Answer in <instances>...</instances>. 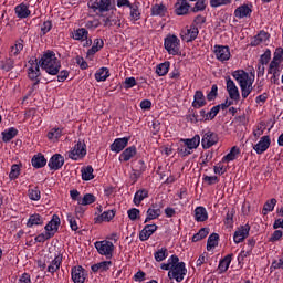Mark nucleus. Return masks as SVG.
I'll use <instances>...</instances> for the list:
<instances>
[{
    "mask_svg": "<svg viewBox=\"0 0 283 283\" xmlns=\"http://www.w3.org/2000/svg\"><path fill=\"white\" fill-rule=\"evenodd\" d=\"M23 52V40H18L10 48V56H19Z\"/></svg>",
    "mask_w": 283,
    "mask_h": 283,
    "instance_id": "ea45409f",
    "label": "nucleus"
},
{
    "mask_svg": "<svg viewBox=\"0 0 283 283\" xmlns=\"http://www.w3.org/2000/svg\"><path fill=\"white\" fill-rule=\"evenodd\" d=\"M233 260V254L226 255L220 262H219V271L220 273H227L229 271V266L231 265V261Z\"/></svg>",
    "mask_w": 283,
    "mask_h": 283,
    "instance_id": "f704fd0d",
    "label": "nucleus"
},
{
    "mask_svg": "<svg viewBox=\"0 0 283 283\" xmlns=\"http://www.w3.org/2000/svg\"><path fill=\"white\" fill-rule=\"evenodd\" d=\"M28 76L31 81H35V85H39V77L41 76V65L39 64V61L33 57L30 59L28 62Z\"/></svg>",
    "mask_w": 283,
    "mask_h": 283,
    "instance_id": "f8f14e48",
    "label": "nucleus"
},
{
    "mask_svg": "<svg viewBox=\"0 0 283 283\" xmlns=\"http://www.w3.org/2000/svg\"><path fill=\"white\" fill-rule=\"evenodd\" d=\"M168 256H169V251L167 250V248H161L154 253V258L156 262H163L167 260Z\"/></svg>",
    "mask_w": 283,
    "mask_h": 283,
    "instance_id": "864d4df0",
    "label": "nucleus"
},
{
    "mask_svg": "<svg viewBox=\"0 0 283 283\" xmlns=\"http://www.w3.org/2000/svg\"><path fill=\"white\" fill-rule=\"evenodd\" d=\"M127 216L132 222H136V220H140V210L138 208H132L127 210Z\"/></svg>",
    "mask_w": 283,
    "mask_h": 283,
    "instance_id": "e2e57ef3",
    "label": "nucleus"
},
{
    "mask_svg": "<svg viewBox=\"0 0 283 283\" xmlns=\"http://www.w3.org/2000/svg\"><path fill=\"white\" fill-rule=\"evenodd\" d=\"M63 165H65V157H63L61 154H55L50 158L48 167L51 169V171H59Z\"/></svg>",
    "mask_w": 283,
    "mask_h": 283,
    "instance_id": "aec40b11",
    "label": "nucleus"
},
{
    "mask_svg": "<svg viewBox=\"0 0 283 283\" xmlns=\"http://www.w3.org/2000/svg\"><path fill=\"white\" fill-rule=\"evenodd\" d=\"M134 156H136V148L135 146H130L119 155V163H128Z\"/></svg>",
    "mask_w": 283,
    "mask_h": 283,
    "instance_id": "473e14b6",
    "label": "nucleus"
},
{
    "mask_svg": "<svg viewBox=\"0 0 283 283\" xmlns=\"http://www.w3.org/2000/svg\"><path fill=\"white\" fill-rule=\"evenodd\" d=\"M67 156L71 160H83L87 156V146L83 142H77L71 150H69Z\"/></svg>",
    "mask_w": 283,
    "mask_h": 283,
    "instance_id": "6e6552de",
    "label": "nucleus"
},
{
    "mask_svg": "<svg viewBox=\"0 0 283 283\" xmlns=\"http://www.w3.org/2000/svg\"><path fill=\"white\" fill-rule=\"evenodd\" d=\"M264 129H266V127H264V124H258L253 128L252 134H253L255 140H258V138H260V136H262L264 134Z\"/></svg>",
    "mask_w": 283,
    "mask_h": 283,
    "instance_id": "338daca9",
    "label": "nucleus"
},
{
    "mask_svg": "<svg viewBox=\"0 0 283 283\" xmlns=\"http://www.w3.org/2000/svg\"><path fill=\"white\" fill-rule=\"evenodd\" d=\"M269 41V33L261 31L258 35L254 36L252 45H264Z\"/></svg>",
    "mask_w": 283,
    "mask_h": 283,
    "instance_id": "a19ab883",
    "label": "nucleus"
},
{
    "mask_svg": "<svg viewBox=\"0 0 283 283\" xmlns=\"http://www.w3.org/2000/svg\"><path fill=\"white\" fill-rule=\"evenodd\" d=\"M129 144V138H117L114 140V143L111 145V151H115V154H120L125 147Z\"/></svg>",
    "mask_w": 283,
    "mask_h": 283,
    "instance_id": "393cba45",
    "label": "nucleus"
},
{
    "mask_svg": "<svg viewBox=\"0 0 283 283\" xmlns=\"http://www.w3.org/2000/svg\"><path fill=\"white\" fill-rule=\"evenodd\" d=\"M103 45H105V42H103V40L95 39L93 46L87 51V56H94L96 52H99L101 50H103Z\"/></svg>",
    "mask_w": 283,
    "mask_h": 283,
    "instance_id": "4c0bfd02",
    "label": "nucleus"
},
{
    "mask_svg": "<svg viewBox=\"0 0 283 283\" xmlns=\"http://www.w3.org/2000/svg\"><path fill=\"white\" fill-rule=\"evenodd\" d=\"M218 240H220V235H218V233L210 234L207 241V251L216 249V247H218Z\"/></svg>",
    "mask_w": 283,
    "mask_h": 283,
    "instance_id": "3c124183",
    "label": "nucleus"
},
{
    "mask_svg": "<svg viewBox=\"0 0 283 283\" xmlns=\"http://www.w3.org/2000/svg\"><path fill=\"white\" fill-rule=\"evenodd\" d=\"M19 134V130L14 127L8 128L2 133L3 143H10Z\"/></svg>",
    "mask_w": 283,
    "mask_h": 283,
    "instance_id": "79ce46f5",
    "label": "nucleus"
},
{
    "mask_svg": "<svg viewBox=\"0 0 283 283\" xmlns=\"http://www.w3.org/2000/svg\"><path fill=\"white\" fill-rule=\"evenodd\" d=\"M170 66H171V63H169V62L160 63L156 67V74H158V76H166V74L169 73Z\"/></svg>",
    "mask_w": 283,
    "mask_h": 283,
    "instance_id": "603ef678",
    "label": "nucleus"
},
{
    "mask_svg": "<svg viewBox=\"0 0 283 283\" xmlns=\"http://www.w3.org/2000/svg\"><path fill=\"white\" fill-rule=\"evenodd\" d=\"M218 134L213 130L207 129L202 132L201 146L203 149H211L213 145H218Z\"/></svg>",
    "mask_w": 283,
    "mask_h": 283,
    "instance_id": "9b49d317",
    "label": "nucleus"
},
{
    "mask_svg": "<svg viewBox=\"0 0 283 283\" xmlns=\"http://www.w3.org/2000/svg\"><path fill=\"white\" fill-rule=\"evenodd\" d=\"M199 114L201 116V120H213V118L220 114V106H213L208 113L205 109H201Z\"/></svg>",
    "mask_w": 283,
    "mask_h": 283,
    "instance_id": "c756f323",
    "label": "nucleus"
},
{
    "mask_svg": "<svg viewBox=\"0 0 283 283\" xmlns=\"http://www.w3.org/2000/svg\"><path fill=\"white\" fill-rule=\"evenodd\" d=\"M195 220L196 222H206L209 220V212H207V208L199 206L195 209Z\"/></svg>",
    "mask_w": 283,
    "mask_h": 283,
    "instance_id": "7c9ffc66",
    "label": "nucleus"
},
{
    "mask_svg": "<svg viewBox=\"0 0 283 283\" xmlns=\"http://www.w3.org/2000/svg\"><path fill=\"white\" fill-rule=\"evenodd\" d=\"M251 231V226L245 224L238 228V230L234 232L233 241L235 244H240V242H244L247 238H249V232Z\"/></svg>",
    "mask_w": 283,
    "mask_h": 283,
    "instance_id": "a211bd4d",
    "label": "nucleus"
},
{
    "mask_svg": "<svg viewBox=\"0 0 283 283\" xmlns=\"http://www.w3.org/2000/svg\"><path fill=\"white\" fill-rule=\"evenodd\" d=\"M164 48L172 56L180 54V39L176 35H167L164 40Z\"/></svg>",
    "mask_w": 283,
    "mask_h": 283,
    "instance_id": "423d86ee",
    "label": "nucleus"
},
{
    "mask_svg": "<svg viewBox=\"0 0 283 283\" xmlns=\"http://www.w3.org/2000/svg\"><path fill=\"white\" fill-rule=\"evenodd\" d=\"M28 196L30 200H33L34 202H39V200H41V190L39 189V187L31 188L28 191Z\"/></svg>",
    "mask_w": 283,
    "mask_h": 283,
    "instance_id": "4d7b16f0",
    "label": "nucleus"
},
{
    "mask_svg": "<svg viewBox=\"0 0 283 283\" xmlns=\"http://www.w3.org/2000/svg\"><path fill=\"white\" fill-rule=\"evenodd\" d=\"M209 235V229L208 228H202L199 230L198 233H196L192 237V242H200V240H205Z\"/></svg>",
    "mask_w": 283,
    "mask_h": 283,
    "instance_id": "bf43d9fd",
    "label": "nucleus"
},
{
    "mask_svg": "<svg viewBox=\"0 0 283 283\" xmlns=\"http://www.w3.org/2000/svg\"><path fill=\"white\" fill-rule=\"evenodd\" d=\"M271 147V137L265 135L260 138L259 143L253 146V149L256 154L262 155L266 149Z\"/></svg>",
    "mask_w": 283,
    "mask_h": 283,
    "instance_id": "412c9836",
    "label": "nucleus"
},
{
    "mask_svg": "<svg viewBox=\"0 0 283 283\" xmlns=\"http://www.w3.org/2000/svg\"><path fill=\"white\" fill-rule=\"evenodd\" d=\"M116 212L114 210L104 211L101 216L96 218V222H111L114 220Z\"/></svg>",
    "mask_w": 283,
    "mask_h": 283,
    "instance_id": "c03bdc74",
    "label": "nucleus"
},
{
    "mask_svg": "<svg viewBox=\"0 0 283 283\" xmlns=\"http://www.w3.org/2000/svg\"><path fill=\"white\" fill-rule=\"evenodd\" d=\"M158 230V226L156 224H146L144 229L139 233V240L142 242H146L148 238H151L154 233Z\"/></svg>",
    "mask_w": 283,
    "mask_h": 283,
    "instance_id": "b1692460",
    "label": "nucleus"
},
{
    "mask_svg": "<svg viewBox=\"0 0 283 283\" xmlns=\"http://www.w3.org/2000/svg\"><path fill=\"white\" fill-rule=\"evenodd\" d=\"M275 205H277V200L275 198H272L270 200H268L262 209V216H269V213H271V211H273V209H275Z\"/></svg>",
    "mask_w": 283,
    "mask_h": 283,
    "instance_id": "37998d69",
    "label": "nucleus"
},
{
    "mask_svg": "<svg viewBox=\"0 0 283 283\" xmlns=\"http://www.w3.org/2000/svg\"><path fill=\"white\" fill-rule=\"evenodd\" d=\"M153 17H165L167 14V7L163 3L151 7Z\"/></svg>",
    "mask_w": 283,
    "mask_h": 283,
    "instance_id": "58836bf2",
    "label": "nucleus"
},
{
    "mask_svg": "<svg viewBox=\"0 0 283 283\" xmlns=\"http://www.w3.org/2000/svg\"><path fill=\"white\" fill-rule=\"evenodd\" d=\"M61 226V219L59 216H53L52 220L44 227L46 233L54 238L56 231H59V227Z\"/></svg>",
    "mask_w": 283,
    "mask_h": 283,
    "instance_id": "5701e85b",
    "label": "nucleus"
},
{
    "mask_svg": "<svg viewBox=\"0 0 283 283\" xmlns=\"http://www.w3.org/2000/svg\"><path fill=\"white\" fill-rule=\"evenodd\" d=\"M181 143H184V145L178 148L179 156L182 158L191 156L193 149L200 147V135H195L192 138L181 139Z\"/></svg>",
    "mask_w": 283,
    "mask_h": 283,
    "instance_id": "20e7f679",
    "label": "nucleus"
},
{
    "mask_svg": "<svg viewBox=\"0 0 283 283\" xmlns=\"http://www.w3.org/2000/svg\"><path fill=\"white\" fill-rule=\"evenodd\" d=\"M128 8L130 10V21H138L140 19V10L138 9V6L130 4Z\"/></svg>",
    "mask_w": 283,
    "mask_h": 283,
    "instance_id": "680f3d73",
    "label": "nucleus"
},
{
    "mask_svg": "<svg viewBox=\"0 0 283 283\" xmlns=\"http://www.w3.org/2000/svg\"><path fill=\"white\" fill-rule=\"evenodd\" d=\"M163 271H168L169 280H176L178 283L185 280V275H187V265L185 262H180V258L178 255L172 254L167 263H163L160 265Z\"/></svg>",
    "mask_w": 283,
    "mask_h": 283,
    "instance_id": "f257e3e1",
    "label": "nucleus"
},
{
    "mask_svg": "<svg viewBox=\"0 0 283 283\" xmlns=\"http://www.w3.org/2000/svg\"><path fill=\"white\" fill-rule=\"evenodd\" d=\"M45 222L43 219V216L39 213H33L29 216V219L27 221V227L29 229H32V227H42V224Z\"/></svg>",
    "mask_w": 283,
    "mask_h": 283,
    "instance_id": "bb28decb",
    "label": "nucleus"
},
{
    "mask_svg": "<svg viewBox=\"0 0 283 283\" xmlns=\"http://www.w3.org/2000/svg\"><path fill=\"white\" fill-rule=\"evenodd\" d=\"M14 69V60L12 59H6L0 62V70H3V72H10V70Z\"/></svg>",
    "mask_w": 283,
    "mask_h": 283,
    "instance_id": "6e6d98bb",
    "label": "nucleus"
},
{
    "mask_svg": "<svg viewBox=\"0 0 283 283\" xmlns=\"http://www.w3.org/2000/svg\"><path fill=\"white\" fill-rule=\"evenodd\" d=\"M224 163L227 161H223V159H221V161L213 166L214 174H217L218 176H224V174L229 171V166Z\"/></svg>",
    "mask_w": 283,
    "mask_h": 283,
    "instance_id": "a18cd8bd",
    "label": "nucleus"
},
{
    "mask_svg": "<svg viewBox=\"0 0 283 283\" xmlns=\"http://www.w3.org/2000/svg\"><path fill=\"white\" fill-rule=\"evenodd\" d=\"M239 154H240V148H238L237 146H233L229 151V154L223 156L222 160L223 163H232V160H235V158H238Z\"/></svg>",
    "mask_w": 283,
    "mask_h": 283,
    "instance_id": "49530a36",
    "label": "nucleus"
},
{
    "mask_svg": "<svg viewBox=\"0 0 283 283\" xmlns=\"http://www.w3.org/2000/svg\"><path fill=\"white\" fill-rule=\"evenodd\" d=\"M163 202L153 203L146 211V219L144 222L147 223L151 222V220H158V218L163 216Z\"/></svg>",
    "mask_w": 283,
    "mask_h": 283,
    "instance_id": "4468645a",
    "label": "nucleus"
},
{
    "mask_svg": "<svg viewBox=\"0 0 283 283\" xmlns=\"http://www.w3.org/2000/svg\"><path fill=\"white\" fill-rule=\"evenodd\" d=\"M253 6L251 4H241L234 10V17L237 19H247L248 17H251V13L253 12Z\"/></svg>",
    "mask_w": 283,
    "mask_h": 283,
    "instance_id": "4be33fe9",
    "label": "nucleus"
},
{
    "mask_svg": "<svg viewBox=\"0 0 283 283\" xmlns=\"http://www.w3.org/2000/svg\"><path fill=\"white\" fill-rule=\"evenodd\" d=\"M214 56L217 61L224 63V61H229V59H231V50L229 46L214 45Z\"/></svg>",
    "mask_w": 283,
    "mask_h": 283,
    "instance_id": "f3484780",
    "label": "nucleus"
},
{
    "mask_svg": "<svg viewBox=\"0 0 283 283\" xmlns=\"http://www.w3.org/2000/svg\"><path fill=\"white\" fill-rule=\"evenodd\" d=\"M31 163L35 169H41V168L45 167V165H48V159H45V157L43 155H35L31 159Z\"/></svg>",
    "mask_w": 283,
    "mask_h": 283,
    "instance_id": "c9c22d12",
    "label": "nucleus"
},
{
    "mask_svg": "<svg viewBox=\"0 0 283 283\" xmlns=\"http://www.w3.org/2000/svg\"><path fill=\"white\" fill-rule=\"evenodd\" d=\"M61 136H63V128H52L51 130H49L46 138H49V140H52L53 143L59 140V138H61Z\"/></svg>",
    "mask_w": 283,
    "mask_h": 283,
    "instance_id": "09e8293b",
    "label": "nucleus"
},
{
    "mask_svg": "<svg viewBox=\"0 0 283 283\" xmlns=\"http://www.w3.org/2000/svg\"><path fill=\"white\" fill-rule=\"evenodd\" d=\"M198 34H200V30L196 27V24L186 25L180 31V39L186 43H191V41H196L198 39Z\"/></svg>",
    "mask_w": 283,
    "mask_h": 283,
    "instance_id": "9d476101",
    "label": "nucleus"
},
{
    "mask_svg": "<svg viewBox=\"0 0 283 283\" xmlns=\"http://www.w3.org/2000/svg\"><path fill=\"white\" fill-rule=\"evenodd\" d=\"M207 105V101L205 99V94L202 91H196L192 102V107L196 109H200V107H205Z\"/></svg>",
    "mask_w": 283,
    "mask_h": 283,
    "instance_id": "2f4dec72",
    "label": "nucleus"
},
{
    "mask_svg": "<svg viewBox=\"0 0 283 283\" xmlns=\"http://www.w3.org/2000/svg\"><path fill=\"white\" fill-rule=\"evenodd\" d=\"M94 202H96V197L92 193H85L83 198L77 199L80 207H87V205H94Z\"/></svg>",
    "mask_w": 283,
    "mask_h": 283,
    "instance_id": "e433bc0d",
    "label": "nucleus"
},
{
    "mask_svg": "<svg viewBox=\"0 0 283 283\" xmlns=\"http://www.w3.org/2000/svg\"><path fill=\"white\" fill-rule=\"evenodd\" d=\"M145 198H149V190L147 189H139L133 199V202L136 207H140V202H143V200H145Z\"/></svg>",
    "mask_w": 283,
    "mask_h": 283,
    "instance_id": "72a5a7b5",
    "label": "nucleus"
},
{
    "mask_svg": "<svg viewBox=\"0 0 283 283\" xmlns=\"http://www.w3.org/2000/svg\"><path fill=\"white\" fill-rule=\"evenodd\" d=\"M109 78V69L102 67L95 73V80L101 83L103 81H107Z\"/></svg>",
    "mask_w": 283,
    "mask_h": 283,
    "instance_id": "8fccbe9b",
    "label": "nucleus"
},
{
    "mask_svg": "<svg viewBox=\"0 0 283 283\" xmlns=\"http://www.w3.org/2000/svg\"><path fill=\"white\" fill-rule=\"evenodd\" d=\"M271 61V50L266 49L265 52L260 56L259 64L269 65Z\"/></svg>",
    "mask_w": 283,
    "mask_h": 283,
    "instance_id": "69168bd1",
    "label": "nucleus"
},
{
    "mask_svg": "<svg viewBox=\"0 0 283 283\" xmlns=\"http://www.w3.org/2000/svg\"><path fill=\"white\" fill-rule=\"evenodd\" d=\"M272 63H283V49L277 48L273 54Z\"/></svg>",
    "mask_w": 283,
    "mask_h": 283,
    "instance_id": "0e129e2a",
    "label": "nucleus"
},
{
    "mask_svg": "<svg viewBox=\"0 0 283 283\" xmlns=\"http://www.w3.org/2000/svg\"><path fill=\"white\" fill-rule=\"evenodd\" d=\"M82 179L84 180H94V168L92 166H86L82 168Z\"/></svg>",
    "mask_w": 283,
    "mask_h": 283,
    "instance_id": "5fc2aeb1",
    "label": "nucleus"
},
{
    "mask_svg": "<svg viewBox=\"0 0 283 283\" xmlns=\"http://www.w3.org/2000/svg\"><path fill=\"white\" fill-rule=\"evenodd\" d=\"M102 17V21L106 28H112L113 25H116V28H120V18L116 17L114 13H108Z\"/></svg>",
    "mask_w": 283,
    "mask_h": 283,
    "instance_id": "a878e982",
    "label": "nucleus"
},
{
    "mask_svg": "<svg viewBox=\"0 0 283 283\" xmlns=\"http://www.w3.org/2000/svg\"><path fill=\"white\" fill-rule=\"evenodd\" d=\"M87 6L93 12L103 14L104 12H109V10H114L116 0H90Z\"/></svg>",
    "mask_w": 283,
    "mask_h": 283,
    "instance_id": "39448f33",
    "label": "nucleus"
},
{
    "mask_svg": "<svg viewBox=\"0 0 283 283\" xmlns=\"http://www.w3.org/2000/svg\"><path fill=\"white\" fill-rule=\"evenodd\" d=\"M71 279L74 283H85L87 272L81 265H75L71 269Z\"/></svg>",
    "mask_w": 283,
    "mask_h": 283,
    "instance_id": "dca6fc26",
    "label": "nucleus"
},
{
    "mask_svg": "<svg viewBox=\"0 0 283 283\" xmlns=\"http://www.w3.org/2000/svg\"><path fill=\"white\" fill-rule=\"evenodd\" d=\"M109 266H112V261H103L92 265L91 269L94 273H98V271H109Z\"/></svg>",
    "mask_w": 283,
    "mask_h": 283,
    "instance_id": "de8ad7c7",
    "label": "nucleus"
},
{
    "mask_svg": "<svg viewBox=\"0 0 283 283\" xmlns=\"http://www.w3.org/2000/svg\"><path fill=\"white\" fill-rule=\"evenodd\" d=\"M19 176H21V166H19L18 164H14L11 166V170L9 172V178H10V180H17V178H19Z\"/></svg>",
    "mask_w": 283,
    "mask_h": 283,
    "instance_id": "13d9d810",
    "label": "nucleus"
},
{
    "mask_svg": "<svg viewBox=\"0 0 283 283\" xmlns=\"http://www.w3.org/2000/svg\"><path fill=\"white\" fill-rule=\"evenodd\" d=\"M283 64L277 62H270L268 67V76L272 85H280V75L282 74Z\"/></svg>",
    "mask_w": 283,
    "mask_h": 283,
    "instance_id": "1a4fd4ad",
    "label": "nucleus"
},
{
    "mask_svg": "<svg viewBox=\"0 0 283 283\" xmlns=\"http://www.w3.org/2000/svg\"><path fill=\"white\" fill-rule=\"evenodd\" d=\"M66 220L73 231H76L78 229V218H76L74 214L67 213Z\"/></svg>",
    "mask_w": 283,
    "mask_h": 283,
    "instance_id": "052dcab7",
    "label": "nucleus"
},
{
    "mask_svg": "<svg viewBox=\"0 0 283 283\" xmlns=\"http://www.w3.org/2000/svg\"><path fill=\"white\" fill-rule=\"evenodd\" d=\"M227 92L231 101H240V90L235 85V82L231 77H226Z\"/></svg>",
    "mask_w": 283,
    "mask_h": 283,
    "instance_id": "6ab92c4d",
    "label": "nucleus"
},
{
    "mask_svg": "<svg viewBox=\"0 0 283 283\" xmlns=\"http://www.w3.org/2000/svg\"><path fill=\"white\" fill-rule=\"evenodd\" d=\"M38 63L41 70H44L51 76H56L61 72V61L56 59V54L52 51L44 53Z\"/></svg>",
    "mask_w": 283,
    "mask_h": 283,
    "instance_id": "7ed1b4c3",
    "label": "nucleus"
},
{
    "mask_svg": "<svg viewBox=\"0 0 283 283\" xmlns=\"http://www.w3.org/2000/svg\"><path fill=\"white\" fill-rule=\"evenodd\" d=\"M189 2L187 0H178L175 4V12L178 17H182L189 12Z\"/></svg>",
    "mask_w": 283,
    "mask_h": 283,
    "instance_id": "cd10ccee",
    "label": "nucleus"
},
{
    "mask_svg": "<svg viewBox=\"0 0 283 283\" xmlns=\"http://www.w3.org/2000/svg\"><path fill=\"white\" fill-rule=\"evenodd\" d=\"M90 32L85 28H80L72 33L74 41H84L83 48H90L92 45V39L88 38Z\"/></svg>",
    "mask_w": 283,
    "mask_h": 283,
    "instance_id": "2eb2a0df",
    "label": "nucleus"
},
{
    "mask_svg": "<svg viewBox=\"0 0 283 283\" xmlns=\"http://www.w3.org/2000/svg\"><path fill=\"white\" fill-rule=\"evenodd\" d=\"M48 273H51V275H54L57 271H60L61 265L63 264V254L61 252H57L54 254V256H50L46 261Z\"/></svg>",
    "mask_w": 283,
    "mask_h": 283,
    "instance_id": "ddd939ff",
    "label": "nucleus"
},
{
    "mask_svg": "<svg viewBox=\"0 0 283 283\" xmlns=\"http://www.w3.org/2000/svg\"><path fill=\"white\" fill-rule=\"evenodd\" d=\"M14 12H15L18 19H28V17H30V14H32V12L30 11V7H28V4H25V3L18 4L14 8Z\"/></svg>",
    "mask_w": 283,
    "mask_h": 283,
    "instance_id": "c85d7f7f",
    "label": "nucleus"
},
{
    "mask_svg": "<svg viewBox=\"0 0 283 283\" xmlns=\"http://www.w3.org/2000/svg\"><path fill=\"white\" fill-rule=\"evenodd\" d=\"M207 9V0H197L195 7L192 8L193 12H203Z\"/></svg>",
    "mask_w": 283,
    "mask_h": 283,
    "instance_id": "774afa93",
    "label": "nucleus"
},
{
    "mask_svg": "<svg viewBox=\"0 0 283 283\" xmlns=\"http://www.w3.org/2000/svg\"><path fill=\"white\" fill-rule=\"evenodd\" d=\"M95 249L99 255H104L107 260H112L114 255V243L112 241L103 240L94 243Z\"/></svg>",
    "mask_w": 283,
    "mask_h": 283,
    "instance_id": "0eeeda50",
    "label": "nucleus"
},
{
    "mask_svg": "<svg viewBox=\"0 0 283 283\" xmlns=\"http://www.w3.org/2000/svg\"><path fill=\"white\" fill-rule=\"evenodd\" d=\"M232 76L241 90L242 98H249V95L253 92V83H255V71L249 74L244 70H237L232 72Z\"/></svg>",
    "mask_w": 283,
    "mask_h": 283,
    "instance_id": "f03ea898",
    "label": "nucleus"
}]
</instances>
